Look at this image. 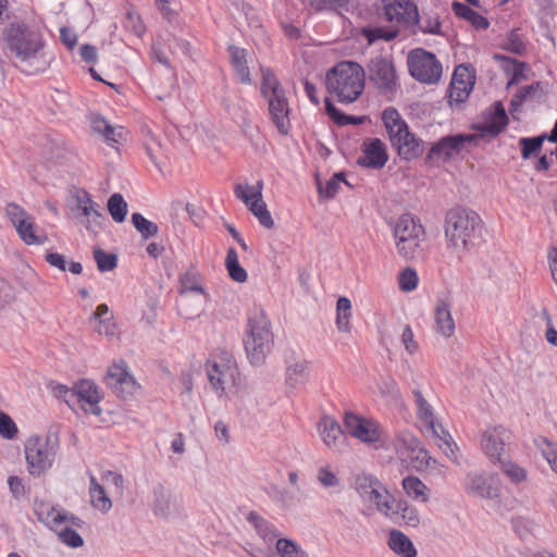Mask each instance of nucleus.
Instances as JSON below:
<instances>
[{"instance_id": "nucleus-1", "label": "nucleus", "mask_w": 557, "mask_h": 557, "mask_svg": "<svg viewBox=\"0 0 557 557\" xmlns=\"http://www.w3.org/2000/svg\"><path fill=\"white\" fill-rule=\"evenodd\" d=\"M4 40L22 72L36 74L50 65L51 60L44 52L45 44L40 34L25 24H11L4 30Z\"/></svg>"}, {"instance_id": "nucleus-2", "label": "nucleus", "mask_w": 557, "mask_h": 557, "mask_svg": "<svg viewBox=\"0 0 557 557\" xmlns=\"http://www.w3.org/2000/svg\"><path fill=\"white\" fill-rule=\"evenodd\" d=\"M482 230L480 215L468 208L454 207L444 219V235L448 249L458 256L468 251Z\"/></svg>"}, {"instance_id": "nucleus-3", "label": "nucleus", "mask_w": 557, "mask_h": 557, "mask_svg": "<svg viewBox=\"0 0 557 557\" xmlns=\"http://www.w3.org/2000/svg\"><path fill=\"white\" fill-rule=\"evenodd\" d=\"M366 71L356 62H341L326 74V87L342 103L356 101L364 88Z\"/></svg>"}, {"instance_id": "nucleus-4", "label": "nucleus", "mask_w": 557, "mask_h": 557, "mask_svg": "<svg viewBox=\"0 0 557 557\" xmlns=\"http://www.w3.org/2000/svg\"><path fill=\"white\" fill-rule=\"evenodd\" d=\"M243 341L249 362L253 366L263 364L274 344L271 322L263 312L249 318Z\"/></svg>"}, {"instance_id": "nucleus-5", "label": "nucleus", "mask_w": 557, "mask_h": 557, "mask_svg": "<svg viewBox=\"0 0 557 557\" xmlns=\"http://www.w3.org/2000/svg\"><path fill=\"white\" fill-rule=\"evenodd\" d=\"M396 251L405 260L419 258L424 250L425 230L420 220L406 213L393 225Z\"/></svg>"}, {"instance_id": "nucleus-6", "label": "nucleus", "mask_w": 557, "mask_h": 557, "mask_svg": "<svg viewBox=\"0 0 557 557\" xmlns=\"http://www.w3.org/2000/svg\"><path fill=\"white\" fill-rule=\"evenodd\" d=\"M382 120L392 146L401 158L411 160L423 152L422 140L409 132L407 123L395 108H386L382 113Z\"/></svg>"}, {"instance_id": "nucleus-7", "label": "nucleus", "mask_w": 557, "mask_h": 557, "mask_svg": "<svg viewBox=\"0 0 557 557\" xmlns=\"http://www.w3.org/2000/svg\"><path fill=\"white\" fill-rule=\"evenodd\" d=\"M261 92L268 100L269 113L276 129L287 135L290 129L288 99L285 89L270 70H262Z\"/></svg>"}, {"instance_id": "nucleus-8", "label": "nucleus", "mask_w": 557, "mask_h": 557, "mask_svg": "<svg viewBox=\"0 0 557 557\" xmlns=\"http://www.w3.org/2000/svg\"><path fill=\"white\" fill-rule=\"evenodd\" d=\"M206 374L211 389L222 397L235 388L239 373L234 357L230 352L221 350L208 358Z\"/></svg>"}, {"instance_id": "nucleus-9", "label": "nucleus", "mask_w": 557, "mask_h": 557, "mask_svg": "<svg viewBox=\"0 0 557 557\" xmlns=\"http://www.w3.org/2000/svg\"><path fill=\"white\" fill-rule=\"evenodd\" d=\"M395 450L403 463L417 471L435 468L437 463L421 445L420 441L410 434H404L397 437Z\"/></svg>"}, {"instance_id": "nucleus-10", "label": "nucleus", "mask_w": 557, "mask_h": 557, "mask_svg": "<svg viewBox=\"0 0 557 557\" xmlns=\"http://www.w3.org/2000/svg\"><path fill=\"white\" fill-rule=\"evenodd\" d=\"M70 209L74 219L88 232L97 233L101 228L104 216L100 212V206L91 199L86 190L74 189L72 191Z\"/></svg>"}, {"instance_id": "nucleus-11", "label": "nucleus", "mask_w": 557, "mask_h": 557, "mask_svg": "<svg viewBox=\"0 0 557 557\" xmlns=\"http://www.w3.org/2000/svg\"><path fill=\"white\" fill-rule=\"evenodd\" d=\"M5 214L21 240L26 245L39 246L46 243L47 236L36 233L35 219L23 207L15 202H10L5 206Z\"/></svg>"}, {"instance_id": "nucleus-12", "label": "nucleus", "mask_w": 557, "mask_h": 557, "mask_svg": "<svg viewBox=\"0 0 557 557\" xmlns=\"http://www.w3.org/2000/svg\"><path fill=\"white\" fill-rule=\"evenodd\" d=\"M511 431L503 425H490L481 434V449L487 459L497 465L507 457V445L511 441Z\"/></svg>"}, {"instance_id": "nucleus-13", "label": "nucleus", "mask_w": 557, "mask_h": 557, "mask_svg": "<svg viewBox=\"0 0 557 557\" xmlns=\"http://www.w3.org/2000/svg\"><path fill=\"white\" fill-rule=\"evenodd\" d=\"M367 72L369 81L382 95L393 92L397 87V76L392 60L377 55L372 58L368 65Z\"/></svg>"}, {"instance_id": "nucleus-14", "label": "nucleus", "mask_w": 557, "mask_h": 557, "mask_svg": "<svg viewBox=\"0 0 557 557\" xmlns=\"http://www.w3.org/2000/svg\"><path fill=\"white\" fill-rule=\"evenodd\" d=\"M410 74L422 83H435L442 75V65L435 55L423 50L417 49L410 52L408 57Z\"/></svg>"}, {"instance_id": "nucleus-15", "label": "nucleus", "mask_w": 557, "mask_h": 557, "mask_svg": "<svg viewBox=\"0 0 557 557\" xmlns=\"http://www.w3.org/2000/svg\"><path fill=\"white\" fill-rule=\"evenodd\" d=\"M25 457L30 474L40 475L52 466L54 451L48 441L33 436L25 444Z\"/></svg>"}, {"instance_id": "nucleus-16", "label": "nucleus", "mask_w": 557, "mask_h": 557, "mask_svg": "<svg viewBox=\"0 0 557 557\" xmlns=\"http://www.w3.org/2000/svg\"><path fill=\"white\" fill-rule=\"evenodd\" d=\"M465 490L469 495L496 499L500 494V480L494 472H469L466 476Z\"/></svg>"}, {"instance_id": "nucleus-17", "label": "nucleus", "mask_w": 557, "mask_h": 557, "mask_svg": "<svg viewBox=\"0 0 557 557\" xmlns=\"http://www.w3.org/2000/svg\"><path fill=\"white\" fill-rule=\"evenodd\" d=\"M107 386L120 398L128 399L139 388L134 376L128 372L124 361L113 363L106 375Z\"/></svg>"}, {"instance_id": "nucleus-18", "label": "nucleus", "mask_w": 557, "mask_h": 557, "mask_svg": "<svg viewBox=\"0 0 557 557\" xmlns=\"http://www.w3.org/2000/svg\"><path fill=\"white\" fill-rule=\"evenodd\" d=\"M478 135L474 134H457L441 138L434 144L428 153L431 161H447L459 154L468 145L474 143Z\"/></svg>"}, {"instance_id": "nucleus-19", "label": "nucleus", "mask_w": 557, "mask_h": 557, "mask_svg": "<svg viewBox=\"0 0 557 557\" xmlns=\"http://www.w3.org/2000/svg\"><path fill=\"white\" fill-rule=\"evenodd\" d=\"M343 422L347 433L360 442L367 445H375L380 442V429L373 420L347 411Z\"/></svg>"}, {"instance_id": "nucleus-20", "label": "nucleus", "mask_w": 557, "mask_h": 557, "mask_svg": "<svg viewBox=\"0 0 557 557\" xmlns=\"http://www.w3.org/2000/svg\"><path fill=\"white\" fill-rule=\"evenodd\" d=\"M100 399L101 395L94 382L82 380L74 384V408L79 407L86 413L100 416Z\"/></svg>"}, {"instance_id": "nucleus-21", "label": "nucleus", "mask_w": 557, "mask_h": 557, "mask_svg": "<svg viewBox=\"0 0 557 557\" xmlns=\"http://www.w3.org/2000/svg\"><path fill=\"white\" fill-rule=\"evenodd\" d=\"M317 430L327 449L339 453L346 447V435L333 417L323 416L317 424Z\"/></svg>"}, {"instance_id": "nucleus-22", "label": "nucleus", "mask_w": 557, "mask_h": 557, "mask_svg": "<svg viewBox=\"0 0 557 557\" xmlns=\"http://www.w3.org/2000/svg\"><path fill=\"white\" fill-rule=\"evenodd\" d=\"M413 401L417 407L418 418L425 423L432 434L449 446V434L445 432L443 426L436 421L434 410L429 400L423 396L419 388L412 391Z\"/></svg>"}, {"instance_id": "nucleus-23", "label": "nucleus", "mask_w": 557, "mask_h": 557, "mask_svg": "<svg viewBox=\"0 0 557 557\" xmlns=\"http://www.w3.org/2000/svg\"><path fill=\"white\" fill-rule=\"evenodd\" d=\"M384 13L389 22L407 26L416 25L419 22L418 8L412 0H395L384 7Z\"/></svg>"}, {"instance_id": "nucleus-24", "label": "nucleus", "mask_w": 557, "mask_h": 557, "mask_svg": "<svg viewBox=\"0 0 557 557\" xmlns=\"http://www.w3.org/2000/svg\"><path fill=\"white\" fill-rule=\"evenodd\" d=\"M249 185L237 184L234 187L235 196L240 199L249 211L258 219L259 223L265 228H272L274 221L262 198H248Z\"/></svg>"}, {"instance_id": "nucleus-25", "label": "nucleus", "mask_w": 557, "mask_h": 557, "mask_svg": "<svg viewBox=\"0 0 557 557\" xmlns=\"http://www.w3.org/2000/svg\"><path fill=\"white\" fill-rule=\"evenodd\" d=\"M207 301L206 292L180 294L178 314L187 320L199 318L205 311Z\"/></svg>"}, {"instance_id": "nucleus-26", "label": "nucleus", "mask_w": 557, "mask_h": 557, "mask_svg": "<svg viewBox=\"0 0 557 557\" xmlns=\"http://www.w3.org/2000/svg\"><path fill=\"white\" fill-rule=\"evenodd\" d=\"M151 508L158 517H169L176 509L175 495L161 484L153 487Z\"/></svg>"}, {"instance_id": "nucleus-27", "label": "nucleus", "mask_w": 557, "mask_h": 557, "mask_svg": "<svg viewBox=\"0 0 557 557\" xmlns=\"http://www.w3.org/2000/svg\"><path fill=\"white\" fill-rule=\"evenodd\" d=\"M436 332L449 338L455 333V321L451 315V304L447 299H440L434 311Z\"/></svg>"}, {"instance_id": "nucleus-28", "label": "nucleus", "mask_w": 557, "mask_h": 557, "mask_svg": "<svg viewBox=\"0 0 557 557\" xmlns=\"http://www.w3.org/2000/svg\"><path fill=\"white\" fill-rule=\"evenodd\" d=\"M358 162L359 164L367 168H383L387 162L386 148L383 141H381L379 138H373L368 144H366L364 154L359 159Z\"/></svg>"}, {"instance_id": "nucleus-29", "label": "nucleus", "mask_w": 557, "mask_h": 557, "mask_svg": "<svg viewBox=\"0 0 557 557\" xmlns=\"http://www.w3.org/2000/svg\"><path fill=\"white\" fill-rule=\"evenodd\" d=\"M387 546L398 557H417L418 554L412 541L396 529L388 532Z\"/></svg>"}, {"instance_id": "nucleus-30", "label": "nucleus", "mask_w": 557, "mask_h": 557, "mask_svg": "<svg viewBox=\"0 0 557 557\" xmlns=\"http://www.w3.org/2000/svg\"><path fill=\"white\" fill-rule=\"evenodd\" d=\"M508 123V117L505 111V108L500 102H496L494 104V113L486 119L484 124L479 126V129L482 132V135H491L496 136L500 132L504 131Z\"/></svg>"}, {"instance_id": "nucleus-31", "label": "nucleus", "mask_w": 557, "mask_h": 557, "mask_svg": "<svg viewBox=\"0 0 557 557\" xmlns=\"http://www.w3.org/2000/svg\"><path fill=\"white\" fill-rule=\"evenodd\" d=\"M462 72H467V67L463 65L458 66L453 75L450 84L449 97L456 102H463L468 98L473 86V81L459 79V75H462Z\"/></svg>"}, {"instance_id": "nucleus-32", "label": "nucleus", "mask_w": 557, "mask_h": 557, "mask_svg": "<svg viewBox=\"0 0 557 557\" xmlns=\"http://www.w3.org/2000/svg\"><path fill=\"white\" fill-rule=\"evenodd\" d=\"M543 97L544 89L540 82L529 86H523L519 88L517 94L511 99V112L517 111L518 108L528 100L540 102Z\"/></svg>"}, {"instance_id": "nucleus-33", "label": "nucleus", "mask_w": 557, "mask_h": 557, "mask_svg": "<svg viewBox=\"0 0 557 557\" xmlns=\"http://www.w3.org/2000/svg\"><path fill=\"white\" fill-rule=\"evenodd\" d=\"M91 128L94 132L102 135L107 141L119 144L124 139V128L110 125L103 117L94 116L91 119Z\"/></svg>"}, {"instance_id": "nucleus-34", "label": "nucleus", "mask_w": 557, "mask_h": 557, "mask_svg": "<svg viewBox=\"0 0 557 557\" xmlns=\"http://www.w3.org/2000/svg\"><path fill=\"white\" fill-rule=\"evenodd\" d=\"M454 13L461 18L468 21L475 29L483 30L490 25L486 17L475 12L473 9L461 2H453Z\"/></svg>"}, {"instance_id": "nucleus-35", "label": "nucleus", "mask_w": 557, "mask_h": 557, "mask_svg": "<svg viewBox=\"0 0 557 557\" xmlns=\"http://www.w3.org/2000/svg\"><path fill=\"white\" fill-rule=\"evenodd\" d=\"M230 55L232 65L236 72L238 79L243 84H250V73L247 66V52L245 49L231 46L230 47Z\"/></svg>"}, {"instance_id": "nucleus-36", "label": "nucleus", "mask_w": 557, "mask_h": 557, "mask_svg": "<svg viewBox=\"0 0 557 557\" xmlns=\"http://www.w3.org/2000/svg\"><path fill=\"white\" fill-rule=\"evenodd\" d=\"M367 500L373 504L376 510L385 516H387L393 510L395 503L394 497L388 493L382 483H380L375 490H372Z\"/></svg>"}, {"instance_id": "nucleus-37", "label": "nucleus", "mask_w": 557, "mask_h": 557, "mask_svg": "<svg viewBox=\"0 0 557 557\" xmlns=\"http://www.w3.org/2000/svg\"><path fill=\"white\" fill-rule=\"evenodd\" d=\"M401 485L409 497L421 503L429 502V487L419 478L413 475L406 476L403 479Z\"/></svg>"}, {"instance_id": "nucleus-38", "label": "nucleus", "mask_w": 557, "mask_h": 557, "mask_svg": "<svg viewBox=\"0 0 557 557\" xmlns=\"http://www.w3.org/2000/svg\"><path fill=\"white\" fill-rule=\"evenodd\" d=\"M351 301L342 296L336 301V327L342 333H350L351 331Z\"/></svg>"}, {"instance_id": "nucleus-39", "label": "nucleus", "mask_w": 557, "mask_h": 557, "mask_svg": "<svg viewBox=\"0 0 557 557\" xmlns=\"http://www.w3.org/2000/svg\"><path fill=\"white\" fill-rule=\"evenodd\" d=\"M89 495L91 505L96 509L108 512L112 508V502L107 495L104 487L92 475L90 476Z\"/></svg>"}, {"instance_id": "nucleus-40", "label": "nucleus", "mask_w": 557, "mask_h": 557, "mask_svg": "<svg viewBox=\"0 0 557 557\" xmlns=\"http://www.w3.org/2000/svg\"><path fill=\"white\" fill-rule=\"evenodd\" d=\"M37 518L49 528H54L66 520V516L55 510L50 504L40 503L35 507Z\"/></svg>"}, {"instance_id": "nucleus-41", "label": "nucleus", "mask_w": 557, "mask_h": 557, "mask_svg": "<svg viewBox=\"0 0 557 557\" xmlns=\"http://www.w3.org/2000/svg\"><path fill=\"white\" fill-rule=\"evenodd\" d=\"M310 362L306 360L296 361L286 369V382L289 386L295 387L304 383L308 376Z\"/></svg>"}, {"instance_id": "nucleus-42", "label": "nucleus", "mask_w": 557, "mask_h": 557, "mask_svg": "<svg viewBox=\"0 0 557 557\" xmlns=\"http://www.w3.org/2000/svg\"><path fill=\"white\" fill-rule=\"evenodd\" d=\"M225 268L228 272L230 277L237 282L244 283L247 281V272L239 264L237 252L234 248H230L225 258Z\"/></svg>"}, {"instance_id": "nucleus-43", "label": "nucleus", "mask_w": 557, "mask_h": 557, "mask_svg": "<svg viewBox=\"0 0 557 557\" xmlns=\"http://www.w3.org/2000/svg\"><path fill=\"white\" fill-rule=\"evenodd\" d=\"M180 294L184 293H203L200 284V274L195 268H189L180 276Z\"/></svg>"}, {"instance_id": "nucleus-44", "label": "nucleus", "mask_w": 557, "mask_h": 557, "mask_svg": "<svg viewBox=\"0 0 557 557\" xmlns=\"http://www.w3.org/2000/svg\"><path fill=\"white\" fill-rule=\"evenodd\" d=\"M273 557H309L308 554L294 541L288 539H278L275 542V553Z\"/></svg>"}, {"instance_id": "nucleus-45", "label": "nucleus", "mask_w": 557, "mask_h": 557, "mask_svg": "<svg viewBox=\"0 0 557 557\" xmlns=\"http://www.w3.org/2000/svg\"><path fill=\"white\" fill-rule=\"evenodd\" d=\"M315 181H317V187H318V191H319L320 196L327 198V199L333 198L337 194L342 183L348 184L347 181L345 180L343 172L335 173L325 183V186H323L319 175L315 176Z\"/></svg>"}, {"instance_id": "nucleus-46", "label": "nucleus", "mask_w": 557, "mask_h": 557, "mask_svg": "<svg viewBox=\"0 0 557 557\" xmlns=\"http://www.w3.org/2000/svg\"><path fill=\"white\" fill-rule=\"evenodd\" d=\"M380 483L381 482L375 476L367 473H360L355 476L354 485L359 496L363 500H367L372 490H375Z\"/></svg>"}, {"instance_id": "nucleus-47", "label": "nucleus", "mask_w": 557, "mask_h": 557, "mask_svg": "<svg viewBox=\"0 0 557 557\" xmlns=\"http://www.w3.org/2000/svg\"><path fill=\"white\" fill-rule=\"evenodd\" d=\"M108 211L112 219L122 223L127 214V203L121 194H113L108 200Z\"/></svg>"}, {"instance_id": "nucleus-48", "label": "nucleus", "mask_w": 557, "mask_h": 557, "mask_svg": "<svg viewBox=\"0 0 557 557\" xmlns=\"http://www.w3.org/2000/svg\"><path fill=\"white\" fill-rule=\"evenodd\" d=\"M249 521L253 524L258 535L265 544H272L275 541L276 534L268 521L255 513L249 515Z\"/></svg>"}, {"instance_id": "nucleus-49", "label": "nucleus", "mask_w": 557, "mask_h": 557, "mask_svg": "<svg viewBox=\"0 0 557 557\" xmlns=\"http://www.w3.org/2000/svg\"><path fill=\"white\" fill-rule=\"evenodd\" d=\"M534 443L552 470L557 473V447L546 437H537Z\"/></svg>"}, {"instance_id": "nucleus-50", "label": "nucleus", "mask_w": 557, "mask_h": 557, "mask_svg": "<svg viewBox=\"0 0 557 557\" xmlns=\"http://www.w3.org/2000/svg\"><path fill=\"white\" fill-rule=\"evenodd\" d=\"M315 479L325 488L338 487L341 480L331 465H323L318 468Z\"/></svg>"}, {"instance_id": "nucleus-51", "label": "nucleus", "mask_w": 557, "mask_h": 557, "mask_svg": "<svg viewBox=\"0 0 557 557\" xmlns=\"http://www.w3.org/2000/svg\"><path fill=\"white\" fill-rule=\"evenodd\" d=\"M380 394L391 403H399L401 393L397 382L393 377H384L379 384Z\"/></svg>"}, {"instance_id": "nucleus-52", "label": "nucleus", "mask_w": 557, "mask_h": 557, "mask_svg": "<svg viewBox=\"0 0 557 557\" xmlns=\"http://www.w3.org/2000/svg\"><path fill=\"white\" fill-rule=\"evenodd\" d=\"M362 35L367 38L368 42L371 45L380 39L385 40V41H389V40L394 39L398 35V30L394 29V28L385 29L383 27H373V28L368 27V28L362 29Z\"/></svg>"}, {"instance_id": "nucleus-53", "label": "nucleus", "mask_w": 557, "mask_h": 557, "mask_svg": "<svg viewBox=\"0 0 557 557\" xmlns=\"http://www.w3.org/2000/svg\"><path fill=\"white\" fill-rule=\"evenodd\" d=\"M132 223L140 233V235L146 239L154 236L158 233V225L144 218L140 213H133Z\"/></svg>"}, {"instance_id": "nucleus-54", "label": "nucleus", "mask_w": 557, "mask_h": 557, "mask_svg": "<svg viewBox=\"0 0 557 557\" xmlns=\"http://www.w3.org/2000/svg\"><path fill=\"white\" fill-rule=\"evenodd\" d=\"M497 465L500 466L503 472L510 479L511 482L521 483L527 480L528 472L519 465L507 461L506 459H503L502 462H497Z\"/></svg>"}, {"instance_id": "nucleus-55", "label": "nucleus", "mask_w": 557, "mask_h": 557, "mask_svg": "<svg viewBox=\"0 0 557 557\" xmlns=\"http://www.w3.org/2000/svg\"><path fill=\"white\" fill-rule=\"evenodd\" d=\"M94 259L97 263V268L101 272L112 271L116 268L117 258L113 253H107L101 248L94 250Z\"/></svg>"}, {"instance_id": "nucleus-56", "label": "nucleus", "mask_w": 557, "mask_h": 557, "mask_svg": "<svg viewBox=\"0 0 557 557\" xmlns=\"http://www.w3.org/2000/svg\"><path fill=\"white\" fill-rule=\"evenodd\" d=\"M419 282L418 273L412 268H406L398 274L399 288L409 293L417 288Z\"/></svg>"}, {"instance_id": "nucleus-57", "label": "nucleus", "mask_w": 557, "mask_h": 557, "mask_svg": "<svg viewBox=\"0 0 557 557\" xmlns=\"http://www.w3.org/2000/svg\"><path fill=\"white\" fill-rule=\"evenodd\" d=\"M325 110L329 116L338 125L360 124L362 117L348 116L341 113L329 98L325 99Z\"/></svg>"}, {"instance_id": "nucleus-58", "label": "nucleus", "mask_w": 557, "mask_h": 557, "mask_svg": "<svg viewBox=\"0 0 557 557\" xmlns=\"http://www.w3.org/2000/svg\"><path fill=\"white\" fill-rule=\"evenodd\" d=\"M546 139V135H541L537 137H522L519 139V145L521 147V153L523 159H529L530 156L536 151H539L543 145V141Z\"/></svg>"}, {"instance_id": "nucleus-59", "label": "nucleus", "mask_w": 557, "mask_h": 557, "mask_svg": "<svg viewBox=\"0 0 557 557\" xmlns=\"http://www.w3.org/2000/svg\"><path fill=\"white\" fill-rule=\"evenodd\" d=\"M15 298V288L5 280L0 278V313L9 308Z\"/></svg>"}, {"instance_id": "nucleus-60", "label": "nucleus", "mask_w": 557, "mask_h": 557, "mask_svg": "<svg viewBox=\"0 0 557 557\" xmlns=\"http://www.w3.org/2000/svg\"><path fill=\"white\" fill-rule=\"evenodd\" d=\"M18 433L17 425L5 412L0 411V436L4 440H13Z\"/></svg>"}, {"instance_id": "nucleus-61", "label": "nucleus", "mask_w": 557, "mask_h": 557, "mask_svg": "<svg viewBox=\"0 0 557 557\" xmlns=\"http://www.w3.org/2000/svg\"><path fill=\"white\" fill-rule=\"evenodd\" d=\"M59 540L72 548H78L84 545L83 537L72 528L65 527L58 532Z\"/></svg>"}, {"instance_id": "nucleus-62", "label": "nucleus", "mask_w": 557, "mask_h": 557, "mask_svg": "<svg viewBox=\"0 0 557 557\" xmlns=\"http://www.w3.org/2000/svg\"><path fill=\"white\" fill-rule=\"evenodd\" d=\"M399 510L401 511V518L407 525L417 528L420 524V513L414 506L404 503L399 505Z\"/></svg>"}, {"instance_id": "nucleus-63", "label": "nucleus", "mask_w": 557, "mask_h": 557, "mask_svg": "<svg viewBox=\"0 0 557 557\" xmlns=\"http://www.w3.org/2000/svg\"><path fill=\"white\" fill-rule=\"evenodd\" d=\"M400 342L408 355L413 356L419 351V344L414 339V335L410 325H406L400 335Z\"/></svg>"}, {"instance_id": "nucleus-64", "label": "nucleus", "mask_w": 557, "mask_h": 557, "mask_svg": "<svg viewBox=\"0 0 557 557\" xmlns=\"http://www.w3.org/2000/svg\"><path fill=\"white\" fill-rule=\"evenodd\" d=\"M504 48L512 53L521 54L524 50V44L516 30H512L504 42Z\"/></svg>"}]
</instances>
